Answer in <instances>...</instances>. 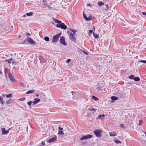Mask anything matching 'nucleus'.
<instances>
[{
  "label": "nucleus",
  "mask_w": 146,
  "mask_h": 146,
  "mask_svg": "<svg viewBox=\"0 0 146 146\" xmlns=\"http://www.w3.org/2000/svg\"><path fill=\"white\" fill-rule=\"evenodd\" d=\"M61 34V33H60L53 36L52 39V42L53 43L57 42Z\"/></svg>",
  "instance_id": "1"
},
{
  "label": "nucleus",
  "mask_w": 146,
  "mask_h": 146,
  "mask_svg": "<svg viewBox=\"0 0 146 146\" xmlns=\"http://www.w3.org/2000/svg\"><path fill=\"white\" fill-rule=\"evenodd\" d=\"M56 27L58 28H61L62 29H67V26L64 23H59V24H57L56 25Z\"/></svg>",
  "instance_id": "2"
},
{
  "label": "nucleus",
  "mask_w": 146,
  "mask_h": 146,
  "mask_svg": "<svg viewBox=\"0 0 146 146\" xmlns=\"http://www.w3.org/2000/svg\"><path fill=\"white\" fill-rule=\"evenodd\" d=\"M93 137V136L91 135H84L80 138V140L82 141L83 140H86L88 139L91 138Z\"/></svg>",
  "instance_id": "3"
},
{
  "label": "nucleus",
  "mask_w": 146,
  "mask_h": 146,
  "mask_svg": "<svg viewBox=\"0 0 146 146\" xmlns=\"http://www.w3.org/2000/svg\"><path fill=\"white\" fill-rule=\"evenodd\" d=\"M93 132L95 133V135L97 137H100L101 136V134L102 131L101 130L97 129L95 130Z\"/></svg>",
  "instance_id": "4"
},
{
  "label": "nucleus",
  "mask_w": 146,
  "mask_h": 146,
  "mask_svg": "<svg viewBox=\"0 0 146 146\" xmlns=\"http://www.w3.org/2000/svg\"><path fill=\"white\" fill-rule=\"evenodd\" d=\"M59 42L61 44H63L64 46H66L67 45L65 40V38L64 36L60 37Z\"/></svg>",
  "instance_id": "5"
},
{
  "label": "nucleus",
  "mask_w": 146,
  "mask_h": 146,
  "mask_svg": "<svg viewBox=\"0 0 146 146\" xmlns=\"http://www.w3.org/2000/svg\"><path fill=\"white\" fill-rule=\"evenodd\" d=\"M70 39L74 42L76 41V38L74 36V35L72 33H70L69 35Z\"/></svg>",
  "instance_id": "6"
},
{
  "label": "nucleus",
  "mask_w": 146,
  "mask_h": 146,
  "mask_svg": "<svg viewBox=\"0 0 146 146\" xmlns=\"http://www.w3.org/2000/svg\"><path fill=\"white\" fill-rule=\"evenodd\" d=\"M27 40L28 42L31 44H34L35 43V41H34L30 37H28V39H26L25 40L26 41Z\"/></svg>",
  "instance_id": "7"
},
{
  "label": "nucleus",
  "mask_w": 146,
  "mask_h": 146,
  "mask_svg": "<svg viewBox=\"0 0 146 146\" xmlns=\"http://www.w3.org/2000/svg\"><path fill=\"white\" fill-rule=\"evenodd\" d=\"M83 16L84 18L86 21H88L91 20L92 19V16H90L87 18L86 15L84 13V12H83Z\"/></svg>",
  "instance_id": "8"
},
{
  "label": "nucleus",
  "mask_w": 146,
  "mask_h": 146,
  "mask_svg": "<svg viewBox=\"0 0 146 146\" xmlns=\"http://www.w3.org/2000/svg\"><path fill=\"white\" fill-rule=\"evenodd\" d=\"M9 77L10 80L12 82H15V80L11 73H9Z\"/></svg>",
  "instance_id": "9"
},
{
  "label": "nucleus",
  "mask_w": 146,
  "mask_h": 146,
  "mask_svg": "<svg viewBox=\"0 0 146 146\" xmlns=\"http://www.w3.org/2000/svg\"><path fill=\"white\" fill-rule=\"evenodd\" d=\"M34 101L33 102V105H34L38 103L40 101V100L39 99L36 98L34 99Z\"/></svg>",
  "instance_id": "10"
},
{
  "label": "nucleus",
  "mask_w": 146,
  "mask_h": 146,
  "mask_svg": "<svg viewBox=\"0 0 146 146\" xmlns=\"http://www.w3.org/2000/svg\"><path fill=\"white\" fill-rule=\"evenodd\" d=\"M2 134L3 135H5L7 134L9 132V130H5V128H1Z\"/></svg>",
  "instance_id": "11"
},
{
  "label": "nucleus",
  "mask_w": 146,
  "mask_h": 146,
  "mask_svg": "<svg viewBox=\"0 0 146 146\" xmlns=\"http://www.w3.org/2000/svg\"><path fill=\"white\" fill-rule=\"evenodd\" d=\"M57 138L56 137H54L51 138L48 140V142L49 143H51L55 141L56 139Z\"/></svg>",
  "instance_id": "12"
},
{
  "label": "nucleus",
  "mask_w": 146,
  "mask_h": 146,
  "mask_svg": "<svg viewBox=\"0 0 146 146\" xmlns=\"http://www.w3.org/2000/svg\"><path fill=\"white\" fill-rule=\"evenodd\" d=\"M52 19L53 20V21L55 23H57L58 24H59V23H61V21H59L54 18H52Z\"/></svg>",
  "instance_id": "13"
},
{
  "label": "nucleus",
  "mask_w": 146,
  "mask_h": 146,
  "mask_svg": "<svg viewBox=\"0 0 146 146\" xmlns=\"http://www.w3.org/2000/svg\"><path fill=\"white\" fill-rule=\"evenodd\" d=\"M110 136H115L117 135V134L116 132L113 131L110 132Z\"/></svg>",
  "instance_id": "14"
},
{
  "label": "nucleus",
  "mask_w": 146,
  "mask_h": 146,
  "mask_svg": "<svg viewBox=\"0 0 146 146\" xmlns=\"http://www.w3.org/2000/svg\"><path fill=\"white\" fill-rule=\"evenodd\" d=\"M35 92V90H30L28 91H27V92H26V94H31V93H34Z\"/></svg>",
  "instance_id": "15"
},
{
  "label": "nucleus",
  "mask_w": 146,
  "mask_h": 146,
  "mask_svg": "<svg viewBox=\"0 0 146 146\" xmlns=\"http://www.w3.org/2000/svg\"><path fill=\"white\" fill-rule=\"evenodd\" d=\"M111 99L112 100L115 101L117 100L118 98L115 96H112L111 97Z\"/></svg>",
  "instance_id": "16"
},
{
  "label": "nucleus",
  "mask_w": 146,
  "mask_h": 146,
  "mask_svg": "<svg viewBox=\"0 0 146 146\" xmlns=\"http://www.w3.org/2000/svg\"><path fill=\"white\" fill-rule=\"evenodd\" d=\"M104 117L105 115H104L100 114L98 115V118L99 119H102L104 118Z\"/></svg>",
  "instance_id": "17"
},
{
  "label": "nucleus",
  "mask_w": 146,
  "mask_h": 146,
  "mask_svg": "<svg viewBox=\"0 0 146 146\" xmlns=\"http://www.w3.org/2000/svg\"><path fill=\"white\" fill-rule=\"evenodd\" d=\"M12 60V58H11L9 59L6 60H5V61L7 62L9 64L11 63V61Z\"/></svg>",
  "instance_id": "18"
},
{
  "label": "nucleus",
  "mask_w": 146,
  "mask_h": 146,
  "mask_svg": "<svg viewBox=\"0 0 146 146\" xmlns=\"http://www.w3.org/2000/svg\"><path fill=\"white\" fill-rule=\"evenodd\" d=\"M134 80L135 81L137 82L139 81L140 80L139 78L137 77H135Z\"/></svg>",
  "instance_id": "19"
},
{
  "label": "nucleus",
  "mask_w": 146,
  "mask_h": 146,
  "mask_svg": "<svg viewBox=\"0 0 146 146\" xmlns=\"http://www.w3.org/2000/svg\"><path fill=\"white\" fill-rule=\"evenodd\" d=\"M44 39L45 41L46 42H48L49 41V37L47 36L45 37H44Z\"/></svg>",
  "instance_id": "20"
},
{
  "label": "nucleus",
  "mask_w": 146,
  "mask_h": 146,
  "mask_svg": "<svg viewBox=\"0 0 146 146\" xmlns=\"http://www.w3.org/2000/svg\"><path fill=\"white\" fill-rule=\"evenodd\" d=\"M98 4L99 6H101L104 5V3L102 2L98 1Z\"/></svg>",
  "instance_id": "21"
},
{
  "label": "nucleus",
  "mask_w": 146,
  "mask_h": 146,
  "mask_svg": "<svg viewBox=\"0 0 146 146\" xmlns=\"http://www.w3.org/2000/svg\"><path fill=\"white\" fill-rule=\"evenodd\" d=\"M93 35L95 38H98L99 37L98 35L96 34L95 33H93Z\"/></svg>",
  "instance_id": "22"
},
{
  "label": "nucleus",
  "mask_w": 146,
  "mask_h": 146,
  "mask_svg": "<svg viewBox=\"0 0 146 146\" xmlns=\"http://www.w3.org/2000/svg\"><path fill=\"white\" fill-rule=\"evenodd\" d=\"M129 78L131 79H134L135 76L133 75H131L129 77Z\"/></svg>",
  "instance_id": "23"
},
{
  "label": "nucleus",
  "mask_w": 146,
  "mask_h": 146,
  "mask_svg": "<svg viewBox=\"0 0 146 146\" xmlns=\"http://www.w3.org/2000/svg\"><path fill=\"white\" fill-rule=\"evenodd\" d=\"M102 86H100L98 87L97 89V90L98 91H99L102 90Z\"/></svg>",
  "instance_id": "24"
},
{
  "label": "nucleus",
  "mask_w": 146,
  "mask_h": 146,
  "mask_svg": "<svg viewBox=\"0 0 146 146\" xmlns=\"http://www.w3.org/2000/svg\"><path fill=\"white\" fill-rule=\"evenodd\" d=\"M33 14V13L32 12H30L29 13H27L26 15L28 16H31Z\"/></svg>",
  "instance_id": "25"
},
{
  "label": "nucleus",
  "mask_w": 146,
  "mask_h": 146,
  "mask_svg": "<svg viewBox=\"0 0 146 146\" xmlns=\"http://www.w3.org/2000/svg\"><path fill=\"white\" fill-rule=\"evenodd\" d=\"M92 98L96 101H97L99 100V99L98 98L94 96H92Z\"/></svg>",
  "instance_id": "26"
},
{
  "label": "nucleus",
  "mask_w": 146,
  "mask_h": 146,
  "mask_svg": "<svg viewBox=\"0 0 146 146\" xmlns=\"http://www.w3.org/2000/svg\"><path fill=\"white\" fill-rule=\"evenodd\" d=\"M46 61L45 59L43 58L41 60H40V62L41 63H44L46 62Z\"/></svg>",
  "instance_id": "27"
},
{
  "label": "nucleus",
  "mask_w": 146,
  "mask_h": 146,
  "mask_svg": "<svg viewBox=\"0 0 146 146\" xmlns=\"http://www.w3.org/2000/svg\"><path fill=\"white\" fill-rule=\"evenodd\" d=\"M89 110L92 111H96L97 110L96 109H94L93 108H91L90 109H89Z\"/></svg>",
  "instance_id": "28"
},
{
  "label": "nucleus",
  "mask_w": 146,
  "mask_h": 146,
  "mask_svg": "<svg viewBox=\"0 0 146 146\" xmlns=\"http://www.w3.org/2000/svg\"><path fill=\"white\" fill-rule=\"evenodd\" d=\"M58 134L62 135H64V133H63V131H60V130H59Z\"/></svg>",
  "instance_id": "29"
},
{
  "label": "nucleus",
  "mask_w": 146,
  "mask_h": 146,
  "mask_svg": "<svg viewBox=\"0 0 146 146\" xmlns=\"http://www.w3.org/2000/svg\"><path fill=\"white\" fill-rule=\"evenodd\" d=\"M12 96V94H7L6 96V97L7 98H11V97Z\"/></svg>",
  "instance_id": "30"
},
{
  "label": "nucleus",
  "mask_w": 146,
  "mask_h": 146,
  "mask_svg": "<svg viewBox=\"0 0 146 146\" xmlns=\"http://www.w3.org/2000/svg\"><path fill=\"white\" fill-rule=\"evenodd\" d=\"M70 31L72 32L74 34H75V33L76 32V31L74 29H69Z\"/></svg>",
  "instance_id": "31"
},
{
  "label": "nucleus",
  "mask_w": 146,
  "mask_h": 146,
  "mask_svg": "<svg viewBox=\"0 0 146 146\" xmlns=\"http://www.w3.org/2000/svg\"><path fill=\"white\" fill-rule=\"evenodd\" d=\"M32 103L33 102L31 101H30L27 103V104L29 106H30Z\"/></svg>",
  "instance_id": "32"
},
{
  "label": "nucleus",
  "mask_w": 146,
  "mask_h": 146,
  "mask_svg": "<svg viewBox=\"0 0 146 146\" xmlns=\"http://www.w3.org/2000/svg\"><path fill=\"white\" fill-rule=\"evenodd\" d=\"M43 3V4L46 6H47V3L46 1H42Z\"/></svg>",
  "instance_id": "33"
},
{
  "label": "nucleus",
  "mask_w": 146,
  "mask_h": 146,
  "mask_svg": "<svg viewBox=\"0 0 146 146\" xmlns=\"http://www.w3.org/2000/svg\"><path fill=\"white\" fill-rule=\"evenodd\" d=\"M20 85L21 86H22L23 87H25V85L23 83L20 82Z\"/></svg>",
  "instance_id": "34"
},
{
  "label": "nucleus",
  "mask_w": 146,
  "mask_h": 146,
  "mask_svg": "<svg viewBox=\"0 0 146 146\" xmlns=\"http://www.w3.org/2000/svg\"><path fill=\"white\" fill-rule=\"evenodd\" d=\"M115 143H116L118 144V143H121V142L119 140H115Z\"/></svg>",
  "instance_id": "35"
},
{
  "label": "nucleus",
  "mask_w": 146,
  "mask_h": 146,
  "mask_svg": "<svg viewBox=\"0 0 146 146\" xmlns=\"http://www.w3.org/2000/svg\"><path fill=\"white\" fill-rule=\"evenodd\" d=\"M19 100H20V101H24L25 100V97L22 98H20Z\"/></svg>",
  "instance_id": "36"
},
{
  "label": "nucleus",
  "mask_w": 146,
  "mask_h": 146,
  "mask_svg": "<svg viewBox=\"0 0 146 146\" xmlns=\"http://www.w3.org/2000/svg\"><path fill=\"white\" fill-rule=\"evenodd\" d=\"M94 32H93V31L92 30H90L89 31V35H90V34H92V33H93Z\"/></svg>",
  "instance_id": "37"
},
{
  "label": "nucleus",
  "mask_w": 146,
  "mask_h": 146,
  "mask_svg": "<svg viewBox=\"0 0 146 146\" xmlns=\"http://www.w3.org/2000/svg\"><path fill=\"white\" fill-rule=\"evenodd\" d=\"M143 122V121L142 120H139V125H141Z\"/></svg>",
  "instance_id": "38"
},
{
  "label": "nucleus",
  "mask_w": 146,
  "mask_h": 146,
  "mask_svg": "<svg viewBox=\"0 0 146 146\" xmlns=\"http://www.w3.org/2000/svg\"><path fill=\"white\" fill-rule=\"evenodd\" d=\"M139 62H143L146 64V60H140L139 61Z\"/></svg>",
  "instance_id": "39"
},
{
  "label": "nucleus",
  "mask_w": 146,
  "mask_h": 146,
  "mask_svg": "<svg viewBox=\"0 0 146 146\" xmlns=\"http://www.w3.org/2000/svg\"><path fill=\"white\" fill-rule=\"evenodd\" d=\"M82 50V51L83 52V53H84V54H85L86 55H88V53L87 52H86V51H84V50Z\"/></svg>",
  "instance_id": "40"
},
{
  "label": "nucleus",
  "mask_w": 146,
  "mask_h": 146,
  "mask_svg": "<svg viewBox=\"0 0 146 146\" xmlns=\"http://www.w3.org/2000/svg\"><path fill=\"white\" fill-rule=\"evenodd\" d=\"M70 61H71L70 59H68L66 60V62L67 63H68L70 62Z\"/></svg>",
  "instance_id": "41"
},
{
  "label": "nucleus",
  "mask_w": 146,
  "mask_h": 146,
  "mask_svg": "<svg viewBox=\"0 0 146 146\" xmlns=\"http://www.w3.org/2000/svg\"><path fill=\"white\" fill-rule=\"evenodd\" d=\"M41 144L42 145H45L44 142V141H42L41 143Z\"/></svg>",
  "instance_id": "42"
},
{
  "label": "nucleus",
  "mask_w": 146,
  "mask_h": 146,
  "mask_svg": "<svg viewBox=\"0 0 146 146\" xmlns=\"http://www.w3.org/2000/svg\"><path fill=\"white\" fill-rule=\"evenodd\" d=\"M58 129L59 130H62L63 129L60 126H59L58 127Z\"/></svg>",
  "instance_id": "43"
},
{
  "label": "nucleus",
  "mask_w": 146,
  "mask_h": 146,
  "mask_svg": "<svg viewBox=\"0 0 146 146\" xmlns=\"http://www.w3.org/2000/svg\"><path fill=\"white\" fill-rule=\"evenodd\" d=\"M106 7L107 8L106 9V10L107 9H109V6H108V5H106Z\"/></svg>",
  "instance_id": "44"
},
{
  "label": "nucleus",
  "mask_w": 146,
  "mask_h": 146,
  "mask_svg": "<svg viewBox=\"0 0 146 146\" xmlns=\"http://www.w3.org/2000/svg\"><path fill=\"white\" fill-rule=\"evenodd\" d=\"M142 13L143 15H145L146 17V13L145 12H143Z\"/></svg>",
  "instance_id": "45"
},
{
  "label": "nucleus",
  "mask_w": 146,
  "mask_h": 146,
  "mask_svg": "<svg viewBox=\"0 0 146 146\" xmlns=\"http://www.w3.org/2000/svg\"><path fill=\"white\" fill-rule=\"evenodd\" d=\"M12 63L13 64H16V62H15V61L14 60H13V61L12 62Z\"/></svg>",
  "instance_id": "46"
},
{
  "label": "nucleus",
  "mask_w": 146,
  "mask_h": 146,
  "mask_svg": "<svg viewBox=\"0 0 146 146\" xmlns=\"http://www.w3.org/2000/svg\"><path fill=\"white\" fill-rule=\"evenodd\" d=\"M26 34L27 35H28V36H31V35L30 33H26Z\"/></svg>",
  "instance_id": "47"
},
{
  "label": "nucleus",
  "mask_w": 146,
  "mask_h": 146,
  "mask_svg": "<svg viewBox=\"0 0 146 146\" xmlns=\"http://www.w3.org/2000/svg\"><path fill=\"white\" fill-rule=\"evenodd\" d=\"M120 127H123L124 125L123 124H122L120 125Z\"/></svg>",
  "instance_id": "48"
},
{
  "label": "nucleus",
  "mask_w": 146,
  "mask_h": 146,
  "mask_svg": "<svg viewBox=\"0 0 146 146\" xmlns=\"http://www.w3.org/2000/svg\"><path fill=\"white\" fill-rule=\"evenodd\" d=\"M10 102V100L7 101L6 102V103L7 104H9V102Z\"/></svg>",
  "instance_id": "49"
},
{
  "label": "nucleus",
  "mask_w": 146,
  "mask_h": 146,
  "mask_svg": "<svg viewBox=\"0 0 146 146\" xmlns=\"http://www.w3.org/2000/svg\"><path fill=\"white\" fill-rule=\"evenodd\" d=\"M87 5L89 6H91V5L90 4H87Z\"/></svg>",
  "instance_id": "50"
},
{
  "label": "nucleus",
  "mask_w": 146,
  "mask_h": 146,
  "mask_svg": "<svg viewBox=\"0 0 146 146\" xmlns=\"http://www.w3.org/2000/svg\"><path fill=\"white\" fill-rule=\"evenodd\" d=\"M71 93L72 94V95H73L74 93H75V92L73 91H72L71 92Z\"/></svg>",
  "instance_id": "51"
},
{
  "label": "nucleus",
  "mask_w": 146,
  "mask_h": 146,
  "mask_svg": "<svg viewBox=\"0 0 146 146\" xmlns=\"http://www.w3.org/2000/svg\"><path fill=\"white\" fill-rule=\"evenodd\" d=\"M93 30L95 31V27L94 26L93 27Z\"/></svg>",
  "instance_id": "52"
},
{
  "label": "nucleus",
  "mask_w": 146,
  "mask_h": 146,
  "mask_svg": "<svg viewBox=\"0 0 146 146\" xmlns=\"http://www.w3.org/2000/svg\"><path fill=\"white\" fill-rule=\"evenodd\" d=\"M23 17H24V18H25L26 17V16L25 15H24L23 16Z\"/></svg>",
  "instance_id": "53"
},
{
  "label": "nucleus",
  "mask_w": 146,
  "mask_h": 146,
  "mask_svg": "<svg viewBox=\"0 0 146 146\" xmlns=\"http://www.w3.org/2000/svg\"><path fill=\"white\" fill-rule=\"evenodd\" d=\"M20 37H21V36L20 35L19 36V38Z\"/></svg>",
  "instance_id": "54"
},
{
  "label": "nucleus",
  "mask_w": 146,
  "mask_h": 146,
  "mask_svg": "<svg viewBox=\"0 0 146 146\" xmlns=\"http://www.w3.org/2000/svg\"><path fill=\"white\" fill-rule=\"evenodd\" d=\"M144 133L145 134V136H146V132H144Z\"/></svg>",
  "instance_id": "55"
},
{
  "label": "nucleus",
  "mask_w": 146,
  "mask_h": 146,
  "mask_svg": "<svg viewBox=\"0 0 146 146\" xmlns=\"http://www.w3.org/2000/svg\"><path fill=\"white\" fill-rule=\"evenodd\" d=\"M5 96V95H3V96Z\"/></svg>",
  "instance_id": "56"
},
{
  "label": "nucleus",
  "mask_w": 146,
  "mask_h": 146,
  "mask_svg": "<svg viewBox=\"0 0 146 146\" xmlns=\"http://www.w3.org/2000/svg\"><path fill=\"white\" fill-rule=\"evenodd\" d=\"M1 73H2L1 72V71H0V74H1Z\"/></svg>",
  "instance_id": "57"
},
{
  "label": "nucleus",
  "mask_w": 146,
  "mask_h": 146,
  "mask_svg": "<svg viewBox=\"0 0 146 146\" xmlns=\"http://www.w3.org/2000/svg\"><path fill=\"white\" fill-rule=\"evenodd\" d=\"M36 96H38V95H36Z\"/></svg>",
  "instance_id": "58"
},
{
  "label": "nucleus",
  "mask_w": 146,
  "mask_h": 146,
  "mask_svg": "<svg viewBox=\"0 0 146 146\" xmlns=\"http://www.w3.org/2000/svg\"><path fill=\"white\" fill-rule=\"evenodd\" d=\"M52 23H53V24H54V23H53V22H52Z\"/></svg>",
  "instance_id": "59"
}]
</instances>
